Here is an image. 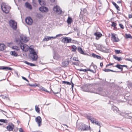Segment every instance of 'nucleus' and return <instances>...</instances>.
I'll return each mask as SVG.
<instances>
[{
	"instance_id": "7ed1b4c3",
	"label": "nucleus",
	"mask_w": 132,
	"mask_h": 132,
	"mask_svg": "<svg viewBox=\"0 0 132 132\" xmlns=\"http://www.w3.org/2000/svg\"><path fill=\"white\" fill-rule=\"evenodd\" d=\"M90 128V126L88 127L87 126L83 123H81L78 129L79 130L84 131L89 130Z\"/></svg>"
},
{
	"instance_id": "b1692460",
	"label": "nucleus",
	"mask_w": 132,
	"mask_h": 132,
	"mask_svg": "<svg viewBox=\"0 0 132 132\" xmlns=\"http://www.w3.org/2000/svg\"><path fill=\"white\" fill-rule=\"evenodd\" d=\"M10 54L14 56H19L18 54L15 51L11 52Z\"/></svg>"
},
{
	"instance_id": "13d9d810",
	"label": "nucleus",
	"mask_w": 132,
	"mask_h": 132,
	"mask_svg": "<svg viewBox=\"0 0 132 132\" xmlns=\"http://www.w3.org/2000/svg\"><path fill=\"white\" fill-rule=\"evenodd\" d=\"M103 65V63L102 62H101L100 63V65L101 67L102 68Z\"/></svg>"
},
{
	"instance_id": "f704fd0d",
	"label": "nucleus",
	"mask_w": 132,
	"mask_h": 132,
	"mask_svg": "<svg viewBox=\"0 0 132 132\" xmlns=\"http://www.w3.org/2000/svg\"><path fill=\"white\" fill-rule=\"evenodd\" d=\"M126 37V38H130V39H132V37L131 36V35L130 34H125Z\"/></svg>"
},
{
	"instance_id": "f03ea898",
	"label": "nucleus",
	"mask_w": 132,
	"mask_h": 132,
	"mask_svg": "<svg viewBox=\"0 0 132 132\" xmlns=\"http://www.w3.org/2000/svg\"><path fill=\"white\" fill-rule=\"evenodd\" d=\"M1 7L2 11L5 13H8L11 7L4 3H2L1 5Z\"/></svg>"
},
{
	"instance_id": "ddd939ff",
	"label": "nucleus",
	"mask_w": 132,
	"mask_h": 132,
	"mask_svg": "<svg viewBox=\"0 0 132 132\" xmlns=\"http://www.w3.org/2000/svg\"><path fill=\"white\" fill-rule=\"evenodd\" d=\"M6 128L8 130L11 131L14 128V126L13 124H11V125H8L7 127Z\"/></svg>"
},
{
	"instance_id": "680f3d73",
	"label": "nucleus",
	"mask_w": 132,
	"mask_h": 132,
	"mask_svg": "<svg viewBox=\"0 0 132 132\" xmlns=\"http://www.w3.org/2000/svg\"><path fill=\"white\" fill-rule=\"evenodd\" d=\"M73 29L75 31H78V29L77 28H74Z\"/></svg>"
},
{
	"instance_id": "5fc2aeb1",
	"label": "nucleus",
	"mask_w": 132,
	"mask_h": 132,
	"mask_svg": "<svg viewBox=\"0 0 132 132\" xmlns=\"http://www.w3.org/2000/svg\"><path fill=\"white\" fill-rule=\"evenodd\" d=\"M19 131L20 132H23V131L22 128L19 129Z\"/></svg>"
},
{
	"instance_id": "c9c22d12",
	"label": "nucleus",
	"mask_w": 132,
	"mask_h": 132,
	"mask_svg": "<svg viewBox=\"0 0 132 132\" xmlns=\"http://www.w3.org/2000/svg\"><path fill=\"white\" fill-rule=\"evenodd\" d=\"M40 89L42 90H43L44 91H46L47 92H48V93L50 92L49 91L47 90L45 88H44L42 86H41L40 87Z\"/></svg>"
},
{
	"instance_id": "dca6fc26",
	"label": "nucleus",
	"mask_w": 132,
	"mask_h": 132,
	"mask_svg": "<svg viewBox=\"0 0 132 132\" xmlns=\"http://www.w3.org/2000/svg\"><path fill=\"white\" fill-rule=\"evenodd\" d=\"M112 110L115 113L118 112L119 111L118 108L114 105L112 106Z\"/></svg>"
},
{
	"instance_id": "6e6552de",
	"label": "nucleus",
	"mask_w": 132,
	"mask_h": 132,
	"mask_svg": "<svg viewBox=\"0 0 132 132\" xmlns=\"http://www.w3.org/2000/svg\"><path fill=\"white\" fill-rule=\"evenodd\" d=\"M71 39L68 37L63 38L62 40V42L65 43H69L71 42Z\"/></svg>"
},
{
	"instance_id": "1a4fd4ad",
	"label": "nucleus",
	"mask_w": 132,
	"mask_h": 132,
	"mask_svg": "<svg viewBox=\"0 0 132 132\" xmlns=\"http://www.w3.org/2000/svg\"><path fill=\"white\" fill-rule=\"evenodd\" d=\"M25 22L28 24L31 25L32 23V20L30 17H28L26 19Z\"/></svg>"
},
{
	"instance_id": "a211bd4d",
	"label": "nucleus",
	"mask_w": 132,
	"mask_h": 132,
	"mask_svg": "<svg viewBox=\"0 0 132 132\" xmlns=\"http://www.w3.org/2000/svg\"><path fill=\"white\" fill-rule=\"evenodd\" d=\"M69 62L68 61H65L62 62V64L63 67H67L69 64Z\"/></svg>"
},
{
	"instance_id": "69168bd1",
	"label": "nucleus",
	"mask_w": 132,
	"mask_h": 132,
	"mask_svg": "<svg viewBox=\"0 0 132 132\" xmlns=\"http://www.w3.org/2000/svg\"><path fill=\"white\" fill-rule=\"evenodd\" d=\"M117 3H120L121 2L120 1H118V2H117Z\"/></svg>"
},
{
	"instance_id": "4d7b16f0",
	"label": "nucleus",
	"mask_w": 132,
	"mask_h": 132,
	"mask_svg": "<svg viewBox=\"0 0 132 132\" xmlns=\"http://www.w3.org/2000/svg\"><path fill=\"white\" fill-rule=\"evenodd\" d=\"M128 17L129 18H132V15L130 14H129Z\"/></svg>"
},
{
	"instance_id": "ea45409f",
	"label": "nucleus",
	"mask_w": 132,
	"mask_h": 132,
	"mask_svg": "<svg viewBox=\"0 0 132 132\" xmlns=\"http://www.w3.org/2000/svg\"><path fill=\"white\" fill-rule=\"evenodd\" d=\"M62 83L63 84H67L68 85H70L71 83L69 82L66 81H62Z\"/></svg>"
},
{
	"instance_id": "a19ab883",
	"label": "nucleus",
	"mask_w": 132,
	"mask_h": 132,
	"mask_svg": "<svg viewBox=\"0 0 132 132\" xmlns=\"http://www.w3.org/2000/svg\"><path fill=\"white\" fill-rule=\"evenodd\" d=\"M80 71H83L84 72H86L87 71V70L86 69H78Z\"/></svg>"
},
{
	"instance_id": "a878e982",
	"label": "nucleus",
	"mask_w": 132,
	"mask_h": 132,
	"mask_svg": "<svg viewBox=\"0 0 132 132\" xmlns=\"http://www.w3.org/2000/svg\"><path fill=\"white\" fill-rule=\"evenodd\" d=\"M5 48V46L4 44L0 43V50L3 51L4 50Z\"/></svg>"
},
{
	"instance_id": "49530a36",
	"label": "nucleus",
	"mask_w": 132,
	"mask_h": 132,
	"mask_svg": "<svg viewBox=\"0 0 132 132\" xmlns=\"http://www.w3.org/2000/svg\"><path fill=\"white\" fill-rule=\"evenodd\" d=\"M73 59V60L75 61H79V60L76 57H74Z\"/></svg>"
},
{
	"instance_id": "0e129e2a",
	"label": "nucleus",
	"mask_w": 132,
	"mask_h": 132,
	"mask_svg": "<svg viewBox=\"0 0 132 132\" xmlns=\"http://www.w3.org/2000/svg\"><path fill=\"white\" fill-rule=\"evenodd\" d=\"M74 86V84H73L72 82V88L73 89V87Z\"/></svg>"
},
{
	"instance_id": "393cba45",
	"label": "nucleus",
	"mask_w": 132,
	"mask_h": 132,
	"mask_svg": "<svg viewBox=\"0 0 132 132\" xmlns=\"http://www.w3.org/2000/svg\"><path fill=\"white\" fill-rule=\"evenodd\" d=\"M77 50L78 52L81 54H85L84 51H83L82 48L80 47H79L77 48Z\"/></svg>"
},
{
	"instance_id": "2eb2a0df",
	"label": "nucleus",
	"mask_w": 132,
	"mask_h": 132,
	"mask_svg": "<svg viewBox=\"0 0 132 132\" xmlns=\"http://www.w3.org/2000/svg\"><path fill=\"white\" fill-rule=\"evenodd\" d=\"M0 69L4 70H12V69L11 68L9 67H7L1 66L0 67Z\"/></svg>"
},
{
	"instance_id": "4be33fe9",
	"label": "nucleus",
	"mask_w": 132,
	"mask_h": 132,
	"mask_svg": "<svg viewBox=\"0 0 132 132\" xmlns=\"http://www.w3.org/2000/svg\"><path fill=\"white\" fill-rule=\"evenodd\" d=\"M73 21L72 18L70 17H69L67 20V22L68 24H70Z\"/></svg>"
},
{
	"instance_id": "5701e85b",
	"label": "nucleus",
	"mask_w": 132,
	"mask_h": 132,
	"mask_svg": "<svg viewBox=\"0 0 132 132\" xmlns=\"http://www.w3.org/2000/svg\"><path fill=\"white\" fill-rule=\"evenodd\" d=\"M92 56L94 58H96L97 59H101V57L100 56L97 55L94 53H92Z\"/></svg>"
},
{
	"instance_id": "c756f323",
	"label": "nucleus",
	"mask_w": 132,
	"mask_h": 132,
	"mask_svg": "<svg viewBox=\"0 0 132 132\" xmlns=\"http://www.w3.org/2000/svg\"><path fill=\"white\" fill-rule=\"evenodd\" d=\"M112 3V4H113V5L115 6V7L119 11L120 10L119 9V6L118 5L116 4V3L114 2H113Z\"/></svg>"
},
{
	"instance_id": "f257e3e1",
	"label": "nucleus",
	"mask_w": 132,
	"mask_h": 132,
	"mask_svg": "<svg viewBox=\"0 0 132 132\" xmlns=\"http://www.w3.org/2000/svg\"><path fill=\"white\" fill-rule=\"evenodd\" d=\"M21 49L24 51L27 52L28 50L29 52V56L30 59L32 61H36L38 58L37 52L35 51L33 48L29 47L27 45L22 43L20 40L19 43Z\"/></svg>"
},
{
	"instance_id": "2f4dec72",
	"label": "nucleus",
	"mask_w": 132,
	"mask_h": 132,
	"mask_svg": "<svg viewBox=\"0 0 132 132\" xmlns=\"http://www.w3.org/2000/svg\"><path fill=\"white\" fill-rule=\"evenodd\" d=\"M77 50L76 47L75 46L73 45L72 46V51L73 52H75Z\"/></svg>"
},
{
	"instance_id": "39448f33",
	"label": "nucleus",
	"mask_w": 132,
	"mask_h": 132,
	"mask_svg": "<svg viewBox=\"0 0 132 132\" xmlns=\"http://www.w3.org/2000/svg\"><path fill=\"white\" fill-rule=\"evenodd\" d=\"M87 119H89L92 123H95L98 126H100V128L101 127L100 124L99 122L98 121H96L95 119L94 118H93L92 117L87 116Z\"/></svg>"
},
{
	"instance_id": "e2e57ef3",
	"label": "nucleus",
	"mask_w": 132,
	"mask_h": 132,
	"mask_svg": "<svg viewBox=\"0 0 132 132\" xmlns=\"http://www.w3.org/2000/svg\"><path fill=\"white\" fill-rule=\"evenodd\" d=\"M121 66H122V67H126L127 68V65H121Z\"/></svg>"
},
{
	"instance_id": "6e6d98bb",
	"label": "nucleus",
	"mask_w": 132,
	"mask_h": 132,
	"mask_svg": "<svg viewBox=\"0 0 132 132\" xmlns=\"http://www.w3.org/2000/svg\"><path fill=\"white\" fill-rule=\"evenodd\" d=\"M126 60L132 62V60L131 59L127 58L126 59Z\"/></svg>"
},
{
	"instance_id": "412c9836",
	"label": "nucleus",
	"mask_w": 132,
	"mask_h": 132,
	"mask_svg": "<svg viewBox=\"0 0 132 132\" xmlns=\"http://www.w3.org/2000/svg\"><path fill=\"white\" fill-rule=\"evenodd\" d=\"M26 7L29 9H32L31 5L28 3L26 2L25 4Z\"/></svg>"
},
{
	"instance_id": "37998d69",
	"label": "nucleus",
	"mask_w": 132,
	"mask_h": 132,
	"mask_svg": "<svg viewBox=\"0 0 132 132\" xmlns=\"http://www.w3.org/2000/svg\"><path fill=\"white\" fill-rule=\"evenodd\" d=\"M28 85L31 86H37L36 84H28Z\"/></svg>"
},
{
	"instance_id": "58836bf2",
	"label": "nucleus",
	"mask_w": 132,
	"mask_h": 132,
	"mask_svg": "<svg viewBox=\"0 0 132 132\" xmlns=\"http://www.w3.org/2000/svg\"><path fill=\"white\" fill-rule=\"evenodd\" d=\"M37 16L39 18H41L43 17L42 15L40 13H37Z\"/></svg>"
},
{
	"instance_id": "bb28decb",
	"label": "nucleus",
	"mask_w": 132,
	"mask_h": 132,
	"mask_svg": "<svg viewBox=\"0 0 132 132\" xmlns=\"http://www.w3.org/2000/svg\"><path fill=\"white\" fill-rule=\"evenodd\" d=\"M24 63H25L27 64L28 65H30V66H31V67L35 66L36 65V64H35L32 63H31L28 62H27V61H25L24 62Z\"/></svg>"
},
{
	"instance_id": "3c124183",
	"label": "nucleus",
	"mask_w": 132,
	"mask_h": 132,
	"mask_svg": "<svg viewBox=\"0 0 132 132\" xmlns=\"http://www.w3.org/2000/svg\"><path fill=\"white\" fill-rule=\"evenodd\" d=\"M113 64V63H110L109 64H107L106 66V67H108L110 65H112Z\"/></svg>"
},
{
	"instance_id": "a18cd8bd",
	"label": "nucleus",
	"mask_w": 132,
	"mask_h": 132,
	"mask_svg": "<svg viewBox=\"0 0 132 132\" xmlns=\"http://www.w3.org/2000/svg\"><path fill=\"white\" fill-rule=\"evenodd\" d=\"M72 64L73 65H75L77 66H78L79 65V63L78 62H73Z\"/></svg>"
},
{
	"instance_id": "79ce46f5",
	"label": "nucleus",
	"mask_w": 132,
	"mask_h": 132,
	"mask_svg": "<svg viewBox=\"0 0 132 132\" xmlns=\"http://www.w3.org/2000/svg\"><path fill=\"white\" fill-rule=\"evenodd\" d=\"M116 25V23L114 22H112L111 26L112 27H115Z\"/></svg>"
},
{
	"instance_id": "9d476101",
	"label": "nucleus",
	"mask_w": 132,
	"mask_h": 132,
	"mask_svg": "<svg viewBox=\"0 0 132 132\" xmlns=\"http://www.w3.org/2000/svg\"><path fill=\"white\" fill-rule=\"evenodd\" d=\"M39 10L40 11L43 13L47 12L48 11V9L47 7L44 6L40 7L39 8Z\"/></svg>"
},
{
	"instance_id": "423d86ee",
	"label": "nucleus",
	"mask_w": 132,
	"mask_h": 132,
	"mask_svg": "<svg viewBox=\"0 0 132 132\" xmlns=\"http://www.w3.org/2000/svg\"><path fill=\"white\" fill-rule=\"evenodd\" d=\"M102 89L101 88H98L96 90L94 89V90H93L92 91L89 90L87 89L86 90L84 89H83V90L84 91L90 92L92 93L99 94L102 91Z\"/></svg>"
},
{
	"instance_id": "cd10ccee",
	"label": "nucleus",
	"mask_w": 132,
	"mask_h": 132,
	"mask_svg": "<svg viewBox=\"0 0 132 132\" xmlns=\"http://www.w3.org/2000/svg\"><path fill=\"white\" fill-rule=\"evenodd\" d=\"M51 39L50 37L46 36L45 37V38L43 39V41H47Z\"/></svg>"
},
{
	"instance_id": "c03bdc74",
	"label": "nucleus",
	"mask_w": 132,
	"mask_h": 132,
	"mask_svg": "<svg viewBox=\"0 0 132 132\" xmlns=\"http://www.w3.org/2000/svg\"><path fill=\"white\" fill-rule=\"evenodd\" d=\"M115 51L116 53L117 54L121 53L120 51V50H115Z\"/></svg>"
},
{
	"instance_id": "f3484780",
	"label": "nucleus",
	"mask_w": 132,
	"mask_h": 132,
	"mask_svg": "<svg viewBox=\"0 0 132 132\" xmlns=\"http://www.w3.org/2000/svg\"><path fill=\"white\" fill-rule=\"evenodd\" d=\"M112 38L114 39V41L115 42H118L119 41V40L118 37H116L115 35L113 34H111Z\"/></svg>"
},
{
	"instance_id": "603ef678",
	"label": "nucleus",
	"mask_w": 132,
	"mask_h": 132,
	"mask_svg": "<svg viewBox=\"0 0 132 132\" xmlns=\"http://www.w3.org/2000/svg\"><path fill=\"white\" fill-rule=\"evenodd\" d=\"M22 78L23 79L26 81L28 82H29V81L25 77H22Z\"/></svg>"
},
{
	"instance_id": "f8f14e48",
	"label": "nucleus",
	"mask_w": 132,
	"mask_h": 132,
	"mask_svg": "<svg viewBox=\"0 0 132 132\" xmlns=\"http://www.w3.org/2000/svg\"><path fill=\"white\" fill-rule=\"evenodd\" d=\"M35 120L38 124L39 126H40L41 125L42 119L41 117L40 116H38L35 118Z\"/></svg>"
},
{
	"instance_id": "774afa93",
	"label": "nucleus",
	"mask_w": 132,
	"mask_h": 132,
	"mask_svg": "<svg viewBox=\"0 0 132 132\" xmlns=\"http://www.w3.org/2000/svg\"><path fill=\"white\" fill-rule=\"evenodd\" d=\"M18 41V40L17 39H16V42H17Z\"/></svg>"
},
{
	"instance_id": "7c9ffc66",
	"label": "nucleus",
	"mask_w": 132,
	"mask_h": 132,
	"mask_svg": "<svg viewBox=\"0 0 132 132\" xmlns=\"http://www.w3.org/2000/svg\"><path fill=\"white\" fill-rule=\"evenodd\" d=\"M104 71L105 72H109L110 71L112 72H118V71H114L113 70H111L110 69H105Z\"/></svg>"
},
{
	"instance_id": "6ab92c4d",
	"label": "nucleus",
	"mask_w": 132,
	"mask_h": 132,
	"mask_svg": "<svg viewBox=\"0 0 132 132\" xmlns=\"http://www.w3.org/2000/svg\"><path fill=\"white\" fill-rule=\"evenodd\" d=\"M39 4L41 5H45L46 3L45 0H38Z\"/></svg>"
},
{
	"instance_id": "4c0bfd02",
	"label": "nucleus",
	"mask_w": 132,
	"mask_h": 132,
	"mask_svg": "<svg viewBox=\"0 0 132 132\" xmlns=\"http://www.w3.org/2000/svg\"><path fill=\"white\" fill-rule=\"evenodd\" d=\"M12 49L15 50L17 51L19 50V48L18 46H14L12 47Z\"/></svg>"
},
{
	"instance_id": "338daca9",
	"label": "nucleus",
	"mask_w": 132,
	"mask_h": 132,
	"mask_svg": "<svg viewBox=\"0 0 132 132\" xmlns=\"http://www.w3.org/2000/svg\"><path fill=\"white\" fill-rule=\"evenodd\" d=\"M79 34V32H78L77 33V35H78Z\"/></svg>"
},
{
	"instance_id": "473e14b6",
	"label": "nucleus",
	"mask_w": 132,
	"mask_h": 132,
	"mask_svg": "<svg viewBox=\"0 0 132 132\" xmlns=\"http://www.w3.org/2000/svg\"><path fill=\"white\" fill-rule=\"evenodd\" d=\"M35 110L38 113H40V110L39 108L38 107V106H37V105L35 106Z\"/></svg>"
},
{
	"instance_id": "72a5a7b5",
	"label": "nucleus",
	"mask_w": 132,
	"mask_h": 132,
	"mask_svg": "<svg viewBox=\"0 0 132 132\" xmlns=\"http://www.w3.org/2000/svg\"><path fill=\"white\" fill-rule=\"evenodd\" d=\"M0 122H2L5 123H7L8 122V121L6 119H0Z\"/></svg>"
},
{
	"instance_id": "8fccbe9b",
	"label": "nucleus",
	"mask_w": 132,
	"mask_h": 132,
	"mask_svg": "<svg viewBox=\"0 0 132 132\" xmlns=\"http://www.w3.org/2000/svg\"><path fill=\"white\" fill-rule=\"evenodd\" d=\"M87 70V71H90L93 73H94L95 72V71H94V70H92L90 69H88Z\"/></svg>"
},
{
	"instance_id": "052dcab7",
	"label": "nucleus",
	"mask_w": 132,
	"mask_h": 132,
	"mask_svg": "<svg viewBox=\"0 0 132 132\" xmlns=\"http://www.w3.org/2000/svg\"><path fill=\"white\" fill-rule=\"evenodd\" d=\"M50 37L51 39V38L55 39V38H56V36H55V37L52 36V37Z\"/></svg>"
},
{
	"instance_id": "09e8293b",
	"label": "nucleus",
	"mask_w": 132,
	"mask_h": 132,
	"mask_svg": "<svg viewBox=\"0 0 132 132\" xmlns=\"http://www.w3.org/2000/svg\"><path fill=\"white\" fill-rule=\"evenodd\" d=\"M119 25L121 28L122 29H124V27L123 26V25L122 24H119Z\"/></svg>"
},
{
	"instance_id": "e433bc0d",
	"label": "nucleus",
	"mask_w": 132,
	"mask_h": 132,
	"mask_svg": "<svg viewBox=\"0 0 132 132\" xmlns=\"http://www.w3.org/2000/svg\"><path fill=\"white\" fill-rule=\"evenodd\" d=\"M53 57L55 59L58 60L60 58V56L58 55H55L53 56Z\"/></svg>"
},
{
	"instance_id": "0eeeda50",
	"label": "nucleus",
	"mask_w": 132,
	"mask_h": 132,
	"mask_svg": "<svg viewBox=\"0 0 132 132\" xmlns=\"http://www.w3.org/2000/svg\"><path fill=\"white\" fill-rule=\"evenodd\" d=\"M10 25L14 30H16L17 28V23L13 20H11L9 21Z\"/></svg>"
},
{
	"instance_id": "20e7f679",
	"label": "nucleus",
	"mask_w": 132,
	"mask_h": 132,
	"mask_svg": "<svg viewBox=\"0 0 132 132\" xmlns=\"http://www.w3.org/2000/svg\"><path fill=\"white\" fill-rule=\"evenodd\" d=\"M54 12L57 15H60L61 14L62 11L60 7L57 5L55 6L53 8Z\"/></svg>"
},
{
	"instance_id": "aec40b11",
	"label": "nucleus",
	"mask_w": 132,
	"mask_h": 132,
	"mask_svg": "<svg viewBox=\"0 0 132 132\" xmlns=\"http://www.w3.org/2000/svg\"><path fill=\"white\" fill-rule=\"evenodd\" d=\"M114 58L116 60H117L118 61H120L122 59V57H118L115 55H113Z\"/></svg>"
},
{
	"instance_id": "4468645a",
	"label": "nucleus",
	"mask_w": 132,
	"mask_h": 132,
	"mask_svg": "<svg viewBox=\"0 0 132 132\" xmlns=\"http://www.w3.org/2000/svg\"><path fill=\"white\" fill-rule=\"evenodd\" d=\"M94 35L96 36V39H98L100 37L102 36V34L100 32H98L95 33Z\"/></svg>"
},
{
	"instance_id": "9b49d317",
	"label": "nucleus",
	"mask_w": 132,
	"mask_h": 132,
	"mask_svg": "<svg viewBox=\"0 0 132 132\" xmlns=\"http://www.w3.org/2000/svg\"><path fill=\"white\" fill-rule=\"evenodd\" d=\"M20 37L21 40L24 42L26 43L29 40L28 38L23 35H21Z\"/></svg>"
},
{
	"instance_id": "864d4df0",
	"label": "nucleus",
	"mask_w": 132,
	"mask_h": 132,
	"mask_svg": "<svg viewBox=\"0 0 132 132\" xmlns=\"http://www.w3.org/2000/svg\"><path fill=\"white\" fill-rule=\"evenodd\" d=\"M62 36V34H59L58 35H57L56 36V37L59 36Z\"/></svg>"
},
{
	"instance_id": "bf43d9fd",
	"label": "nucleus",
	"mask_w": 132,
	"mask_h": 132,
	"mask_svg": "<svg viewBox=\"0 0 132 132\" xmlns=\"http://www.w3.org/2000/svg\"><path fill=\"white\" fill-rule=\"evenodd\" d=\"M83 11L84 13H86L87 12L85 8L83 10Z\"/></svg>"
},
{
	"instance_id": "de8ad7c7",
	"label": "nucleus",
	"mask_w": 132,
	"mask_h": 132,
	"mask_svg": "<svg viewBox=\"0 0 132 132\" xmlns=\"http://www.w3.org/2000/svg\"><path fill=\"white\" fill-rule=\"evenodd\" d=\"M1 96L4 99H6L7 98H8L7 97H6L5 96L3 95H1Z\"/></svg>"
},
{
	"instance_id": "c85d7f7f",
	"label": "nucleus",
	"mask_w": 132,
	"mask_h": 132,
	"mask_svg": "<svg viewBox=\"0 0 132 132\" xmlns=\"http://www.w3.org/2000/svg\"><path fill=\"white\" fill-rule=\"evenodd\" d=\"M115 67H117V68H118L119 69H120L121 70V71H122L123 69V68L122 67V66H121V65L118 64H117Z\"/></svg>"
}]
</instances>
